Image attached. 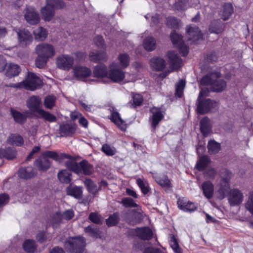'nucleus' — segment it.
<instances>
[{
	"mask_svg": "<svg viewBox=\"0 0 253 253\" xmlns=\"http://www.w3.org/2000/svg\"><path fill=\"white\" fill-rule=\"evenodd\" d=\"M85 246V239L80 236L69 237L64 244L65 249L69 253H87Z\"/></svg>",
	"mask_w": 253,
	"mask_h": 253,
	"instance_id": "obj_1",
	"label": "nucleus"
},
{
	"mask_svg": "<svg viewBox=\"0 0 253 253\" xmlns=\"http://www.w3.org/2000/svg\"><path fill=\"white\" fill-rule=\"evenodd\" d=\"M219 74L213 73L204 76L201 81L202 85H210L212 91L220 92L224 89L226 84L224 81L219 78Z\"/></svg>",
	"mask_w": 253,
	"mask_h": 253,
	"instance_id": "obj_2",
	"label": "nucleus"
},
{
	"mask_svg": "<svg viewBox=\"0 0 253 253\" xmlns=\"http://www.w3.org/2000/svg\"><path fill=\"white\" fill-rule=\"evenodd\" d=\"M45 6L41 9L42 19L49 21L52 19L54 15V8H62L65 6V3L62 0H47Z\"/></svg>",
	"mask_w": 253,
	"mask_h": 253,
	"instance_id": "obj_3",
	"label": "nucleus"
},
{
	"mask_svg": "<svg viewBox=\"0 0 253 253\" xmlns=\"http://www.w3.org/2000/svg\"><path fill=\"white\" fill-rule=\"evenodd\" d=\"M65 165L70 170L77 173L83 172L85 175H90L93 170L92 167L86 161H83L79 163L72 161H68Z\"/></svg>",
	"mask_w": 253,
	"mask_h": 253,
	"instance_id": "obj_4",
	"label": "nucleus"
},
{
	"mask_svg": "<svg viewBox=\"0 0 253 253\" xmlns=\"http://www.w3.org/2000/svg\"><path fill=\"white\" fill-rule=\"evenodd\" d=\"M23 88L34 91L40 88L42 84V79L36 74L28 72L25 80L22 82Z\"/></svg>",
	"mask_w": 253,
	"mask_h": 253,
	"instance_id": "obj_5",
	"label": "nucleus"
},
{
	"mask_svg": "<svg viewBox=\"0 0 253 253\" xmlns=\"http://www.w3.org/2000/svg\"><path fill=\"white\" fill-rule=\"evenodd\" d=\"M117 63L112 62L109 66L108 78L113 82L120 83L125 80V72Z\"/></svg>",
	"mask_w": 253,
	"mask_h": 253,
	"instance_id": "obj_6",
	"label": "nucleus"
},
{
	"mask_svg": "<svg viewBox=\"0 0 253 253\" xmlns=\"http://www.w3.org/2000/svg\"><path fill=\"white\" fill-rule=\"evenodd\" d=\"M52 152L51 151H46L42 154V157L35 160L34 163V166L40 171H45L48 170L51 167V161L48 158H50L48 153Z\"/></svg>",
	"mask_w": 253,
	"mask_h": 253,
	"instance_id": "obj_7",
	"label": "nucleus"
},
{
	"mask_svg": "<svg viewBox=\"0 0 253 253\" xmlns=\"http://www.w3.org/2000/svg\"><path fill=\"white\" fill-rule=\"evenodd\" d=\"M74 63V57L69 55L62 54L58 56L56 59L57 67L63 70H70L73 67Z\"/></svg>",
	"mask_w": 253,
	"mask_h": 253,
	"instance_id": "obj_8",
	"label": "nucleus"
},
{
	"mask_svg": "<svg viewBox=\"0 0 253 253\" xmlns=\"http://www.w3.org/2000/svg\"><path fill=\"white\" fill-rule=\"evenodd\" d=\"M18 42L22 46H26L30 44L33 41V37L31 33L25 28L19 29L16 31Z\"/></svg>",
	"mask_w": 253,
	"mask_h": 253,
	"instance_id": "obj_9",
	"label": "nucleus"
},
{
	"mask_svg": "<svg viewBox=\"0 0 253 253\" xmlns=\"http://www.w3.org/2000/svg\"><path fill=\"white\" fill-rule=\"evenodd\" d=\"M170 39L173 44L179 49V52L182 55L185 56L188 54V47L183 42L181 35L172 32L170 35Z\"/></svg>",
	"mask_w": 253,
	"mask_h": 253,
	"instance_id": "obj_10",
	"label": "nucleus"
},
{
	"mask_svg": "<svg viewBox=\"0 0 253 253\" xmlns=\"http://www.w3.org/2000/svg\"><path fill=\"white\" fill-rule=\"evenodd\" d=\"M37 54L48 58L53 57L55 53L54 47L50 44L42 43L38 44L35 48Z\"/></svg>",
	"mask_w": 253,
	"mask_h": 253,
	"instance_id": "obj_11",
	"label": "nucleus"
},
{
	"mask_svg": "<svg viewBox=\"0 0 253 253\" xmlns=\"http://www.w3.org/2000/svg\"><path fill=\"white\" fill-rule=\"evenodd\" d=\"M227 194H228V202L231 206H238L243 201V194L238 189H230Z\"/></svg>",
	"mask_w": 253,
	"mask_h": 253,
	"instance_id": "obj_12",
	"label": "nucleus"
},
{
	"mask_svg": "<svg viewBox=\"0 0 253 253\" xmlns=\"http://www.w3.org/2000/svg\"><path fill=\"white\" fill-rule=\"evenodd\" d=\"M125 218L126 221L129 224L134 225L141 222L143 217L140 212L130 210L126 213Z\"/></svg>",
	"mask_w": 253,
	"mask_h": 253,
	"instance_id": "obj_13",
	"label": "nucleus"
},
{
	"mask_svg": "<svg viewBox=\"0 0 253 253\" xmlns=\"http://www.w3.org/2000/svg\"><path fill=\"white\" fill-rule=\"evenodd\" d=\"M24 13L25 18L29 24L34 25L38 24L40 21L39 16L33 7H27Z\"/></svg>",
	"mask_w": 253,
	"mask_h": 253,
	"instance_id": "obj_14",
	"label": "nucleus"
},
{
	"mask_svg": "<svg viewBox=\"0 0 253 253\" xmlns=\"http://www.w3.org/2000/svg\"><path fill=\"white\" fill-rule=\"evenodd\" d=\"M167 57L170 68L172 70L177 69L181 67L182 61L176 53L174 51H169Z\"/></svg>",
	"mask_w": 253,
	"mask_h": 253,
	"instance_id": "obj_15",
	"label": "nucleus"
},
{
	"mask_svg": "<svg viewBox=\"0 0 253 253\" xmlns=\"http://www.w3.org/2000/svg\"><path fill=\"white\" fill-rule=\"evenodd\" d=\"M77 126L75 124H62L59 127V132L61 136H72L76 131Z\"/></svg>",
	"mask_w": 253,
	"mask_h": 253,
	"instance_id": "obj_16",
	"label": "nucleus"
},
{
	"mask_svg": "<svg viewBox=\"0 0 253 253\" xmlns=\"http://www.w3.org/2000/svg\"><path fill=\"white\" fill-rule=\"evenodd\" d=\"M187 37L189 41L196 42L202 37L201 31L198 27L189 26L186 28Z\"/></svg>",
	"mask_w": 253,
	"mask_h": 253,
	"instance_id": "obj_17",
	"label": "nucleus"
},
{
	"mask_svg": "<svg viewBox=\"0 0 253 253\" xmlns=\"http://www.w3.org/2000/svg\"><path fill=\"white\" fill-rule=\"evenodd\" d=\"M218 106V103L210 99H207L199 102L197 105V111H209L216 109Z\"/></svg>",
	"mask_w": 253,
	"mask_h": 253,
	"instance_id": "obj_18",
	"label": "nucleus"
},
{
	"mask_svg": "<svg viewBox=\"0 0 253 253\" xmlns=\"http://www.w3.org/2000/svg\"><path fill=\"white\" fill-rule=\"evenodd\" d=\"M37 171L32 167H27L20 168L18 170V175L20 178L24 179H29L35 177Z\"/></svg>",
	"mask_w": 253,
	"mask_h": 253,
	"instance_id": "obj_19",
	"label": "nucleus"
},
{
	"mask_svg": "<svg viewBox=\"0 0 253 253\" xmlns=\"http://www.w3.org/2000/svg\"><path fill=\"white\" fill-rule=\"evenodd\" d=\"M74 76L78 79L81 80L87 78L91 75V70L84 66L76 67L73 69Z\"/></svg>",
	"mask_w": 253,
	"mask_h": 253,
	"instance_id": "obj_20",
	"label": "nucleus"
},
{
	"mask_svg": "<svg viewBox=\"0 0 253 253\" xmlns=\"http://www.w3.org/2000/svg\"><path fill=\"white\" fill-rule=\"evenodd\" d=\"M178 208L185 211L192 212L195 211L197 207L193 203H192L184 198L179 199L177 201Z\"/></svg>",
	"mask_w": 253,
	"mask_h": 253,
	"instance_id": "obj_21",
	"label": "nucleus"
},
{
	"mask_svg": "<svg viewBox=\"0 0 253 253\" xmlns=\"http://www.w3.org/2000/svg\"><path fill=\"white\" fill-rule=\"evenodd\" d=\"M136 234L140 239L143 240H149L153 237V232L148 227L137 228L136 229Z\"/></svg>",
	"mask_w": 253,
	"mask_h": 253,
	"instance_id": "obj_22",
	"label": "nucleus"
},
{
	"mask_svg": "<svg viewBox=\"0 0 253 253\" xmlns=\"http://www.w3.org/2000/svg\"><path fill=\"white\" fill-rule=\"evenodd\" d=\"M230 177L223 178L220 182V186L218 192L220 194V199H223L227 194L229 190Z\"/></svg>",
	"mask_w": 253,
	"mask_h": 253,
	"instance_id": "obj_23",
	"label": "nucleus"
},
{
	"mask_svg": "<svg viewBox=\"0 0 253 253\" xmlns=\"http://www.w3.org/2000/svg\"><path fill=\"white\" fill-rule=\"evenodd\" d=\"M200 126L202 134L205 137L208 136L211 129L210 120L207 117H204L200 121Z\"/></svg>",
	"mask_w": 253,
	"mask_h": 253,
	"instance_id": "obj_24",
	"label": "nucleus"
},
{
	"mask_svg": "<svg viewBox=\"0 0 253 253\" xmlns=\"http://www.w3.org/2000/svg\"><path fill=\"white\" fill-rule=\"evenodd\" d=\"M150 66L152 68L156 71H162L166 66L165 60L159 57H154L150 61Z\"/></svg>",
	"mask_w": 253,
	"mask_h": 253,
	"instance_id": "obj_25",
	"label": "nucleus"
},
{
	"mask_svg": "<svg viewBox=\"0 0 253 253\" xmlns=\"http://www.w3.org/2000/svg\"><path fill=\"white\" fill-rule=\"evenodd\" d=\"M74 216V211L71 210H68L65 211L62 214L57 212L54 215L53 220L55 222H59L62 219H64L67 220L71 219Z\"/></svg>",
	"mask_w": 253,
	"mask_h": 253,
	"instance_id": "obj_26",
	"label": "nucleus"
},
{
	"mask_svg": "<svg viewBox=\"0 0 253 253\" xmlns=\"http://www.w3.org/2000/svg\"><path fill=\"white\" fill-rule=\"evenodd\" d=\"M196 2L191 3L188 0H177L174 4V8L178 10H185L189 7H196L198 3V0Z\"/></svg>",
	"mask_w": 253,
	"mask_h": 253,
	"instance_id": "obj_27",
	"label": "nucleus"
},
{
	"mask_svg": "<svg viewBox=\"0 0 253 253\" xmlns=\"http://www.w3.org/2000/svg\"><path fill=\"white\" fill-rule=\"evenodd\" d=\"M93 75L97 78H103L107 77L108 78V72L107 67L104 64H98L96 65L93 70Z\"/></svg>",
	"mask_w": 253,
	"mask_h": 253,
	"instance_id": "obj_28",
	"label": "nucleus"
},
{
	"mask_svg": "<svg viewBox=\"0 0 253 253\" xmlns=\"http://www.w3.org/2000/svg\"><path fill=\"white\" fill-rule=\"evenodd\" d=\"M5 70V75L9 77L17 76L20 72V69L18 65L11 63L6 65Z\"/></svg>",
	"mask_w": 253,
	"mask_h": 253,
	"instance_id": "obj_29",
	"label": "nucleus"
},
{
	"mask_svg": "<svg viewBox=\"0 0 253 253\" xmlns=\"http://www.w3.org/2000/svg\"><path fill=\"white\" fill-rule=\"evenodd\" d=\"M110 120L117 125L122 131L126 129V125L124 121L121 119L118 112H112Z\"/></svg>",
	"mask_w": 253,
	"mask_h": 253,
	"instance_id": "obj_30",
	"label": "nucleus"
},
{
	"mask_svg": "<svg viewBox=\"0 0 253 253\" xmlns=\"http://www.w3.org/2000/svg\"><path fill=\"white\" fill-rule=\"evenodd\" d=\"M224 24L220 20H214L212 21L209 27V31L211 33L216 34H220L223 30Z\"/></svg>",
	"mask_w": 253,
	"mask_h": 253,
	"instance_id": "obj_31",
	"label": "nucleus"
},
{
	"mask_svg": "<svg viewBox=\"0 0 253 253\" xmlns=\"http://www.w3.org/2000/svg\"><path fill=\"white\" fill-rule=\"evenodd\" d=\"M82 187L77 186H70L67 189L68 195L72 196L76 199H79L82 196Z\"/></svg>",
	"mask_w": 253,
	"mask_h": 253,
	"instance_id": "obj_32",
	"label": "nucleus"
},
{
	"mask_svg": "<svg viewBox=\"0 0 253 253\" xmlns=\"http://www.w3.org/2000/svg\"><path fill=\"white\" fill-rule=\"evenodd\" d=\"M202 189L205 196L210 199L213 194V185L210 181H205L202 184Z\"/></svg>",
	"mask_w": 253,
	"mask_h": 253,
	"instance_id": "obj_33",
	"label": "nucleus"
},
{
	"mask_svg": "<svg viewBox=\"0 0 253 253\" xmlns=\"http://www.w3.org/2000/svg\"><path fill=\"white\" fill-rule=\"evenodd\" d=\"M16 157V151L13 148L8 147L0 149V158H5L8 160H12Z\"/></svg>",
	"mask_w": 253,
	"mask_h": 253,
	"instance_id": "obj_34",
	"label": "nucleus"
},
{
	"mask_svg": "<svg viewBox=\"0 0 253 253\" xmlns=\"http://www.w3.org/2000/svg\"><path fill=\"white\" fill-rule=\"evenodd\" d=\"M7 142L10 145L20 146L23 144L24 140L20 135L16 134H11L8 137Z\"/></svg>",
	"mask_w": 253,
	"mask_h": 253,
	"instance_id": "obj_35",
	"label": "nucleus"
},
{
	"mask_svg": "<svg viewBox=\"0 0 253 253\" xmlns=\"http://www.w3.org/2000/svg\"><path fill=\"white\" fill-rule=\"evenodd\" d=\"M33 33L35 39L40 41H44L47 38L48 34L47 31L42 27H39L35 29Z\"/></svg>",
	"mask_w": 253,
	"mask_h": 253,
	"instance_id": "obj_36",
	"label": "nucleus"
},
{
	"mask_svg": "<svg viewBox=\"0 0 253 253\" xmlns=\"http://www.w3.org/2000/svg\"><path fill=\"white\" fill-rule=\"evenodd\" d=\"M233 12L232 5L230 3H225L220 11V15L224 20H227Z\"/></svg>",
	"mask_w": 253,
	"mask_h": 253,
	"instance_id": "obj_37",
	"label": "nucleus"
},
{
	"mask_svg": "<svg viewBox=\"0 0 253 253\" xmlns=\"http://www.w3.org/2000/svg\"><path fill=\"white\" fill-rule=\"evenodd\" d=\"M27 104L29 108L38 110L41 105V99L39 96H31L27 100Z\"/></svg>",
	"mask_w": 253,
	"mask_h": 253,
	"instance_id": "obj_38",
	"label": "nucleus"
},
{
	"mask_svg": "<svg viewBox=\"0 0 253 253\" xmlns=\"http://www.w3.org/2000/svg\"><path fill=\"white\" fill-rule=\"evenodd\" d=\"M143 47L147 51L154 50L156 47V41L152 37H148L143 41Z\"/></svg>",
	"mask_w": 253,
	"mask_h": 253,
	"instance_id": "obj_39",
	"label": "nucleus"
},
{
	"mask_svg": "<svg viewBox=\"0 0 253 253\" xmlns=\"http://www.w3.org/2000/svg\"><path fill=\"white\" fill-rule=\"evenodd\" d=\"M107 58V55L105 52H96L91 51L89 54V59L94 62L104 60Z\"/></svg>",
	"mask_w": 253,
	"mask_h": 253,
	"instance_id": "obj_40",
	"label": "nucleus"
},
{
	"mask_svg": "<svg viewBox=\"0 0 253 253\" xmlns=\"http://www.w3.org/2000/svg\"><path fill=\"white\" fill-rule=\"evenodd\" d=\"M71 173L67 170H62L58 173V178L62 183H69L71 181Z\"/></svg>",
	"mask_w": 253,
	"mask_h": 253,
	"instance_id": "obj_41",
	"label": "nucleus"
},
{
	"mask_svg": "<svg viewBox=\"0 0 253 253\" xmlns=\"http://www.w3.org/2000/svg\"><path fill=\"white\" fill-rule=\"evenodd\" d=\"M155 180L159 185L164 187H170V181L168 178V176L165 175L160 176H157L155 177Z\"/></svg>",
	"mask_w": 253,
	"mask_h": 253,
	"instance_id": "obj_42",
	"label": "nucleus"
},
{
	"mask_svg": "<svg viewBox=\"0 0 253 253\" xmlns=\"http://www.w3.org/2000/svg\"><path fill=\"white\" fill-rule=\"evenodd\" d=\"M118 60L120 63L119 65L122 68H126L129 65V57L126 53L120 54L118 57Z\"/></svg>",
	"mask_w": 253,
	"mask_h": 253,
	"instance_id": "obj_43",
	"label": "nucleus"
},
{
	"mask_svg": "<svg viewBox=\"0 0 253 253\" xmlns=\"http://www.w3.org/2000/svg\"><path fill=\"white\" fill-rule=\"evenodd\" d=\"M208 149L210 154H214L220 150V145L214 140H210L208 142Z\"/></svg>",
	"mask_w": 253,
	"mask_h": 253,
	"instance_id": "obj_44",
	"label": "nucleus"
},
{
	"mask_svg": "<svg viewBox=\"0 0 253 253\" xmlns=\"http://www.w3.org/2000/svg\"><path fill=\"white\" fill-rule=\"evenodd\" d=\"M84 232L89 236L97 238L100 234V231L98 228L92 225H89L84 228Z\"/></svg>",
	"mask_w": 253,
	"mask_h": 253,
	"instance_id": "obj_45",
	"label": "nucleus"
},
{
	"mask_svg": "<svg viewBox=\"0 0 253 253\" xmlns=\"http://www.w3.org/2000/svg\"><path fill=\"white\" fill-rule=\"evenodd\" d=\"M163 118L164 115L162 114V112H155L153 114L151 119V126L154 129Z\"/></svg>",
	"mask_w": 253,
	"mask_h": 253,
	"instance_id": "obj_46",
	"label": "nucleus"
},
{
	"mask_svg": "<svg viewBox=\"0 0 253 253\" xmlns=\"http://www.w3.org/2000/svg\"><path fill=\"white\" fill-rule=\"evenodd\" d=\"M88 191L92 194H95L98 192L97 186L90 179H86L84 181Z\"/></svg>",
	"mask_w": 253,
	"mask_h": 253,
	"instance_id": "obj_47",
	"label": "nucleus"
},
{
	"mask_svg": "<svg viewBox=\"0 0 253 253\" xmlns=\"http://www.w3.org/2000/svg\"><path fill=\"white\" fill-rule=\"evenodd\" d=\"M24 250L29 253H33L36 249L35 242L32 240H27L23 244Z\"/></svg>",
	"mask_w": 253,
	"mask_h": 253,
	"instance_id": "obj_48",
	"label": "nucleus"
},
{
	"mask_svg": "<svg viewBox=\"0 0 253 253\" xmlns=\"http://www.w3.org/2000/svg\"><path fill=\"white\" fill-rule=\"evenodd\" d=\"M48 153L49 154L48 156H50L51 159L56 161H60L64 159H71L72 157L68 154L65 153H60V154H58L55 151H52V152Z\"/></svg>",
	"mask_w": 253,
	"mask_h": 253,
	"instance_id": "obj_49",
	"label": "nucleus"
},
{
	"mask_svg": "<svg viewBox=\"0 0 253 253\" xmlns=\"http://www.w3.org/2000/svg\"><path fill=\"white\" fill-rule=\"evenodd\" d=\"M15 122L19 124L24 123L26 120V115L21 112H11Z\"/></svg>",
	"mask_w": 253,
	"mask_h": 253,
	"instance_id": "obj_50",
	"label": "nucleus"
},
{
	"mask_svg": "<svg viewBox=\"0 0 253 253\" xmlns=\"http://www.w3.org/2000/svg\"><path fill=\"white\" fill-rule=\"evenodd\" d=\"M56 99V97L53 95L46 96L44 101V104L46 108L48 109H52L53 107L55 105Z\"/></svg>",
	"mask_w": 253,
	"mask_h": 253,
	"instance_id": "obj_51",
	"label": "nucleus"
},
{
	"mask_svg": "<svg viewBox=\"0 0 253 253\" xmlns=\"http://www.w3.org/2000/svg\"><path fill=\"white\" fill-rule=\"evenodd\" d=\"M210 160L207 156L201 157L197 164V169L199 170H203L208 165Z\"/></svg>",
	"mask_w": 253,
	"mask_h": 253,
	"instance_id": "obj_52",
	"label": "nucleus"
},
{
	"mask_svg": "<svg viewBox=\"0 0 253 253\" xmlns=\"http://www.w3.org/2000/svg\"><path fill=\"white\" fill-rule=\"evenodd\" d=\"M48 59L49 58L42 55H38V56L35 61L36 67L39 68H43L46 65Z\"/></svg>",
	"mask_w": 253,
	"mask_h": 253,
	"instance_id": "obj_53",
	"label": "nucleus"
},
{
	"mask_svg": "<svg viewBox=\"0 0 253 253\" xmlns=\"http://www.w3.org/2000/svg\"><path fill=\"white\" fill-rule=\"evenodd\" d=\"M119 221V214L117 213H115L106 219V224L108 226H113L116 225Z\"/></svg>",
	"mask_w": 253,
	"mask_h": 253,
	"instance_id": "obj_54",
	"label": "nucleus"
},
{
	"mask_svg": "<svg viewBox=\"0 0 253 253\" xmlns=\"http://www.w3.org/2000/svg\"><path fill=\"white\" fill-rule=\"evenodd\" d=\"M185 83L184 81L181 80L175 85V94L178 97H180L183 94V91L185 87Z\"/></svg>",
	"mask_w": 253,
	"mask_h": 253,
	"instance_id": "obj_55",
	"label": "nucleus"
},
{
	"mask_svg": "<svg viewBox=\"0 0 253 253\" xmlns=\"http://www.w3.org/2000/svg\"><path fill=\"white\" fill-rule=\"evenodd\" d=\"M136 183L144 194L145 195L148 193L149 189L148 184L146 181H144L140 178H138L136 180Z\"/></svg>",
	"mask_w": 253,
	"mask_h": 253,
	"instance_id": "obj_56",
	"label": "nucleus"
},
{
	"mask_svg": "<svg viewBox=\"0 0 253 253\" xmlns=\"http://www.w3.org/2000/svg\"><path fill=\"white\" fill-rule=\"evenodd\" d=\"M121 203L126 208L137 207V204H136L134 200L130 198H124L122 199Z\"/></svg>",
	"mask_w": 253,
	"mask_h": 253,
	"instance_id": "obj_57",
	"label": "nucleus"
},
{
	"mask_svg": "<svg viewBox=\"0 0 253 253\" xmlns=\"http://www.w3.org/2000/svg\"><path fill=\"white\" fill-rule=\"evenodd\" d=\"M169 244L175 253H182L181 249L179 248L177 240L174 236L171 238Z\"/></svg>",
	"mask_w": 253,
	"mask_h": 253,
	"instance_id": "obj_58",
	"label": "nucleus"
},
{
	"mask_svg": "<svg viewBox=\"0 0 253 253\" xmlns=\"http://www.w3.org/2000/svg\"><path fill=\"white\" fill-rule=\"evenodd\" d=\"M41 118L49 122H55L56 117L49 113V112H38Z\"/></svg>",
	"mask_w": 253,
	"mask_h": 253,
	"instance_id": "obj_59",
	"label": "nucleus"
},
{
	"mask_svg": "<svg viewBox=\"0 0 253 253\" xmlns=\"http://www.w3.org/2000/svg\"><path fill=\"white\" fill-rule=\"evenodd\" d=\"M102 151L108 156H113L116 153V149L110 145L105 144L102 147Z\"/></svg>",
	"mask_w": 253,
	"mask_h": 253,
	"instance_id": "obj_60",
	"label": "nucleus"
},
{
	"mask_svg": "<svg viewBox=\"0 0 253 253\" xmlns=\"http://www.w3.org/2000/svg\"><path fill=\"white\" fill-rule=\"evenodd\" d=\"M132 98L133 100V105L135 106H139L142 103L143 98L142 96L138 93H132Z\"/></svg>",
	"mask_w": 253,
	"mask_h": 253,
	"instance_id": "obj_61",
	"label": "nucleus"
},
{
	"mask_svg": "<svg viewBox=\"0 0 253 253\" xmlns=\"http://www.w3.org/2000/svg\"><path fill=\"white\" fill-rule=\"evenodd\" d=\"M180 20L174 17H169L167 19V25L171 28H177Z\"/></svg>",
	"mask_w": 253,
	"mask_h": 253,
	"instance_id": "obj_62",
	"label": "nucleus"
},
{
	"mask_svg": "<svg viewBox=\"0 0 253 253\" xmlns=\"http://www.w3.org/2000/svg\"><path fill=\"white\" fill-rule=\"evenodd\" d=\"M245 208L253 214V192L250 193L248 200L245 204Z\"/></svg>",
	"mask_w": 253,
	"mask_h": 253,
	"instance_id": "obj_63",
	"label": "nucleus"
},
{
	"mask_svg": "<svg viewBox=\"0 0 253 253\" xmlns=\"http://www.w3.org/2000/svg\"><path fill=\"white\" fill-rule=\"evenodd\" d=\"M94 42L96 45L101 49H104L106 48V45L104 43V40L102 37L100 36H97L94 39Z\"/></svg>",
	"mask_w": 253,
	"mask_h": 253,
	"instance_id": "obj_64",
	"label": "nucleus"
}]
</instances>
